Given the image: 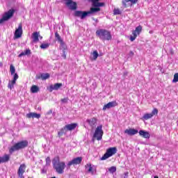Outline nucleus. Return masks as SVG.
Segmentation results:
<instances>
[{"instance_id": "nucleus-1", "label": "nucleus", "mask_w": 178, "mask_h": 178, "mask_svg": "<svg viewBox=\"0 0 178 178\" xmlns=\"http://www.w3.org/2000/svg\"><path fill=\"white\" fill-rule=\"evenodd\" d=\"M101 8H90L88 11H83V10H75L74 13V17H80L81 20H84L86 17L90 16V15H93V13H97L99 12Z\"/></svg>"}, {"instance_id": "nucleus-2", "label": "nucleus", "mask_w": 178, "mask_h": 178, "mask_svg": "<svg viewBox=\"0 0 178 178\" xmlns=\"http://www.w3.org/2000/svg\"><path fill=\"white\" fill-rule=\"evenodd\" d=\"M53 168L56 170L58 175H63L65 172V168H66V163L63 161H60L59 156H55L52 160Z\"/></svg>"}, {"instance_id": "nucleus-3", "label": "nucleus", "mask_w": 178, "mask_h": 178, "mask_svg": "<svg viewBox=\"0 0 178 178\" xmlns=\"http://www.w3.org/2000/svg\"><path fill=\"white\" fill-rule=\"evenodd\" d=\"M96 35L102 40V41H111L112 40V35L111 31L101 29L96 31Z\"/></svg>"}, {"instance_id": "nucleus-4", "label": "nucleus", "mask_w": 178, "mask_h": 178, "mask_svg": "<svg viewBox=\"0 0 178 178\" xmlns=\"http://www.w3.org/2000/svg\"><path fill=\"white\" fill-rule=\"evenodd\" d=\"M29 147V141L22 140L15 143L13 147H11L9 149L10 154H13L15 151H19V149H23Z\"/></svg>"}, {"instance_id": "nucleus-5", "label": "nucleus", "mask_w": 178, "mask_h": 178, "mask_svg": "<svg viewBox=\"0 0 178 178\" xmlns=\"http://www.w3.org/2000/svg\"><path fill=\"white\" fill-rule=\"evenodd\" d=\"M118 152V148L116 147H110L108 148L104 156L101 158L102 161H105L108 158H111L113 155H115Z\"/></svg>"}, {"instance_id": "nucleus-6", "label": "nucleus", "mask_w": 178, "mask_h": 178, "mask_svg": "<svg viewBox=\"0 0 178 178\" xmlns=\"http://www.w3.org/2000/svg\"><path fill=\"white\" fill-rule=\"evenodd\" d=\"M14 14H15L14 9L9 10L3 15L2 18L0 19V24H2L3 22H7V20H9V19L13 17Z\"/></svg>"}, {"instance_id": "nucleus-7", "label": "nucleus", "mask_w": 178, "mask_h": 178, "mask_svg": "<svg viewBox=\"0 0 178 178\" xmlns=\"http://www.w3.org/2000/svg\"><path fill=\"white\" fill-rule=\"evenodd\" d=\"M104 135V131H102V125L98 126L93 135L94 138H97L98 141L102 140V136Z\"/></svg>"}, {"instance_id": "nucleus-8", "label": "nucleus", "mask_w": 178, "mask_h": 178, "mask_svg": "<svg viewBox=\"0 0 178 178\" xmlns=\"http://www.w3.org/2000/svg\"><path fill=\"white\" fill-rule=\"evenodd\" d=\"M83 161V157L79 156L73 159L72 161H69L67 164L68 168H70L72 165L75 166V165H80Z\"/></svg>"}, {"instance_id": "nucleus-9", "label": "nucleus", "mask_w": 178, "mask_h": 178, "mask_svg": "<svg viewBox=\"0 0 178 178\" xmlns=\"http://www.w3.org/2000/svg\"><path fill=\"white\" fill-rule=\"evenodd\" d=\"M23 34V25L22 24H19L18 26V28L15 29V33H14V39L17 40L22 37Z\"/></svg>"}, {"instance_id": "nucleus-10", "label": "nucleus", "mask_w": 178, "mask_h": 178, "mask_svg": "<svg viewBox=\"0 0 178 178\" xmlns=\"http://www.w3.org/2000/svg\"><path fill=\"white\" fill-rule=\"evenodd\" d=\"M65 1V6L70 9V10H76L77 9V3L73 0H64Z\"/></svg>"}, {"instance_id": "nucleus-11", "label": "nucleus", "mask_w": 178, "mask_h": 178, "mask_svg": "<svg viewBox=\"0 0 178 178\" xmlns=\"http://www.w3.org/2000/svg\"><path fill=\"white\" fill-rule=\"evenodd\" d=\"M155 115H158V109L154 108L150 113H145L143 116V120H148V119H151L152 117L155 116Z\"/></svg>"}, {"instance_id": "nucleus-12", "label": "nucleus", "mask_w": 178, "mask_h": 178, "mask_svg": "<svg viewBox=\"0 0 178 178\" xmlns=\"http://www.w3.org/2000/svg\"><path fill=\"white\" fill-rule=\"evenodd\" d=\"M26 164H21L20 166L19 167L18 171H17V175L19 178H24V172H26Z\"/></svg>"}, {"instance_id": "nucleus-13", "label": "nucleus", "mask_w": 178, "mask_h": 178, "mask_svg": "<svg viewBox=\"0 0 178 178\" xmlns=\"http://www.w3.org/2000/svg\"><path fill=\"white\" fill-rule=\"evenodd\" d=\"M115 106H118V103L115 101L110 102L104 106L103 111H106V109H111V108H115Z\"/></svg>"}, {"instance_id": "nucleus-14", "label": "nucleus", "mask_w": 178, "mask_h": 178, "mask_svg": "<svg viewBox=\"0 0 178 178\" xmlns=\"http://www.w3.org/2000/svg\"><path fill=\"white\" fill-rule=\"evenodd\" d=\"M17 79H19V75L17 74V73L14 74L13 81L11 82L9 81L8 84V88H10V90H12V88H13V86L16 84V80H17Z\"/></svg>"}, {"instance_id": "nucleus-15", "label": "nucleus", "mask_w": 178, "mask_h": 178, "mask_svg": "<svg viewBox=\"0 0 178 178\" xmlns=\"http://www.w3.org/2000/svg\"><path fill=\"white\" fill-rule=\"evenodd\" d=\"M62 86H63L62 83H58L54 85H51L48 88V90L50 92H52L54 90L57 91V90H58L60 87H62Z\"/></svg>"}, {"instance_id": "nucleus-16", "label": "nucleus", "mask_w": 178, "mask_h": 178, "mask_svg": "<svg viewBox=\"0 0 178 178\" xmlns=\"http://www.w3.org/2000/svg\"><path fill=\"white\" fill-rule=\"evenodd\" d=\"M137 133H138V130L131 128L124 131V134H127L128 136H135V134H137Z\"/></svg>"}, {"instance_id": "nucleus-17", "label": "nucleus", "mask_w": 178, "mask_h": 178, "mask_svg": "<svg viewBox=\"0 0 178 178\" xmlns=\"http://www.w3.org/2000/svg\"><path fill=\"white\" fill-rule=\"evenodd\" d=\"M139 136L140 137H143V138H149L151 137V134H149V132L144 131V130H140L138 131Z\"/></svg>"}, {"instance_id": "nucleus-18", "label": "nucleus", "mask_w": 178, "mask_h": 178, "mask_svg": "<svg viewBox=\"0 0 178 178\" xmlns=\"http://www.w3.org/2000/svg\"><path fill=\"white\" fill-rule=\"evenodd\" d=\"M40 32L35 31L32 33L31 38L33 40V42H38L40 41Z\"/></svg>"}, {"instance_id": "nucleus-19", "label": "nucleus", "mask_w": 178, "mask_h": 178, "mask_svg": "<svg viewBox=\"0 0 178 178\" xmlns=\"http://www.w3.org/2000/svg\"><path fill=\"white\" fill-rule=\"evenodd\" d=\"M26 118H28V119H31V118L40 119V118H41V114L37 113H29L28 114H26Z\"/></svg>"}, {"instance_id": "nucleus-20", "label": "nucleus", "mask_w": 178, "mask_h": 178, "mask_svg": "<svg viewBox=\"0 0 178 178\" xmlns=\"http://www.w3.org/2000/svg\"><path fill=\"white\" fill-rule=\"evenodd\" d=\"M127 2H131V5H136V3L138 2V0H122V6H124V8L127 7Z\"/></svg>"}, {"instance_id": "nucleus-21", "label": "nucleus", "mask_w": 178, "mask_h": 178, "mask_svg": "<svg viewBox=\"0 0 178 178\" xmlns=\"http://www.w3.org/2000/svg\"><path fill=\"white\" fill-rule=\"evenodd\" d=\"M86 122L90 126H91V127H94V126H95V124H97V118H92L90 119H88Z\"/></svg>"}, {"instance_id": "nucleus-22", "label": "nucleus", "mask_w": 178, "mask_h": 178, "mask_svg": "<svg viewBox=\"0 0 178 178\" xmlns=\"http://www.w3.org/2000/svg\"><path fill=\"white\" fill-rule=\"evenodd\" d=\"M77 127V124L72 123L65 125V128H67V131H72V130H74Z\"/></svg>"}, {"instance_id": "nucleus-23", "label": "nucleus", "mask_w": 178, "mask_h": 178, "mask_svg": "<svg viewBox=\"0 0 178 178\" xmlns=\"http://www.w3.org/2000/svg\"><path fill=\"white\" fill-rule=\"evenodd\" d=\"M54 35L57 41L60 42V45H65V42L62 40V38H60V35H59V33H58V31L55 32Z\"/></svg>"}, {"instance_id": "nucleus-24", "label": "nucleus", "mask_w": 178, "mask_h": 178, "mask_svg": "<svg viewBox=\"0 0 178 178\" xmlns=\"http://www.w3.org/2000/svg\"><path fill=\"white\" fill-rule=\"evenodd\" d=\"M10 157L8 154H5L2 157H0V161L1 163H5V162H8Z\"/></svg>"}, {"instance_id": "nucleus-25", "label": "nucleus", "mask_w": 178, "mask_h": 178, "mask_svg": "<svg viewBox=\"0 0 178 178\" xmlns=\"http://www.w3.org/2000/svg\"><path fill=\"white\" fill-rule=\"evenodd\" d=\"M26 55H31V50L30 49H26L24 52H22L19 54V58H22V56H24Z\"/></svg>"}, {"instance_id": "nucleus-26", "label": "nucleus", "mask_w": 178, "mask_h": 178, "mask_svg": "<svg viewBox=\"0 0 178 178\" xmlns=\"http://www.w3.org/2000/svg\"><path fill=\"white\" fill-rule=\"evenodd\" d=\"M67 132V129L66 128V126H65L63 128H62L60 131H58V137H62V136H63V134H66V133Z\"/></svg>"}, {"instance_id": "nucleus-27", "label": "nucleus", "mask_w": 178, "mask_h": 178, "mask_svg": "<svg viewBox=\"0 0 178 178\" xmlns=\"http://www.w3.org/2000/svg\"><path fill=\"white\" fill-rule=\"evenodd\" d=\"M143 31V26L141 25H139L136 28V30L133 31L132 33H135V34H137V35H140V33Z\"/></svg>"}, {"instance_id": "nucleus-28", "label": "nucleus", "mask_w": 178, "mask_h": 178, "mask_svg": "<svg viewBox=\"0 0 178 178\" xmlns=\"http://www.w3.org/2000/svg\"><path fill=\"white\" fill-rule=\"evenodd\" d=\"M31 92H33V94L37 93L38 92L40 91V88H38V86L33 85L32 86V87L31 88Z\"/></svg>"}, {"instance_id": "nucleus-29", "label": "nucleus", "mask_w": 178, "mask_h": 178, "mask_svg": "<svg viewBox=\"0 0 178 178\" xmlns=\"http://www.w3.org/2000/svg\"><path fill=\"white\" fill-rule=\"evenodd\" d=\"M86 169L88 173H92V175H94V169H92L91 167V164H86Z\"/></svg>"}, {"instance_id": "nucleus-30", "label": "nucleus", "mask_w": 178, "mask_h": 178, "mask_svg": "<svg viewBox=\"0 0 178 178\" xmlns=\"http://www.w3.org/2000/svg\"><path fill=\"white\" fill-rule=\"evenodd\" d=\"M92 2V6L93 8H98V5L99 3V0H90Z\"/></svg>"}, {"instance_id": "nucleus-31", "label": "nucleus", "mask_w": 178, "mask_h": 178, "mask_svg": "<svg viewBox=\"0 0 178 178\" xmlns=\"http://www.w3.org/2000/svg\"><path fill=\"white\" fill-rule=\"evenodd\" d=\"M40 77L42 80H47V79H49V74L46 73V74H42L40 75Z\"/></svg>"}, {"instance_id": "nucleus-32", "label": "nucleus", "mask_w": 178, "mask_h": 178, "mask_svg": "<svg viewBox=\"0 0 178 178\" xmlns=\"http://www.w3.org/2000/svg\"><path fill=\"white\" fill-rule=\"evenodd\" d=\"M40 48L41 49H48V48H49V43H42L41 45H40Z\"/></svg>"}, {"instance_id": "nucleus-33", "label": "nucleus", "mask_w": 178, "mask_h": 178, "mask_svg": "<svg viewBox=\"0 0 178 178\" xmlns=\"http://www.w3.org/2000/svg\"><path fill=\"white\" fill-rule=\"evenodd\" d=\"M10 72L11 73V75H13L16 72V69L15 68V66L13 65H10Z\"/></svg>"}, {"instance_id": "nucleus-34", "label": "nucleus", "mask_w": 178, "mask_h": 178, "mask_svg": "<svg viewBox=\"0 0 178 178\" xmlns=\"http://www.w3.org/2000/svg\"><path fill=\"white\" fill-rule=\"evenodd\" d=\"M92 55L94 60H97L99 56L98 51L97 50L94 51Z\"/></svg>"}, {"instance_id": "nucleus-35", "label": "nucleus", "mask_w": 178, "mask_h": 178, "mask_svg": "<svg viewBox=\"0 0 178 178\" xmlns=\"http://www.w3.org/2000/svg\"><path fill=\"white\" fill-rule=\"evenodd\" d=\"M113 15H122V11H120V9L118 8H115L113 10Z\"/></svg>"}, {"instance_id": "nucleus-36", "label": "nucleus", "mask_w": 178, "mask_h": 178, "mask_svg": "<svg viewBox=\"0 0 178 178\" xmlns=\"http://www.w3.org/2000/svg\"><path fill=\"white\" fill-rule=\"evenodd\" d=\"M178 82V73H175L174 74V79H172V83H177Z\"/></svg>"}, {"instance_id": "nucleus-37", "label": "nucleus", "mask_w": 178, "mask_h": 178, "mask_svg": "<svg viewBox=\"0 0 178 178\" xmlns=\"http://www.w3.org/2000/svg\"><path fill=\"white\" fill-rule=\"evenodd\" d=\"M108 172H110V173H115V172H116V167H111L110 168H108Z\"/></svg>"}, {"instance_id": "nucleus-38", "label": "nucleus", "mask_w": 178, "mask_h": 178, "mask_svg": "<svg viewBox=\"0 0 178 178\" xmlns=\"http://www.w3.org/2000/svg\"><path fill=\"white\" fill-rule=\"evenodd\" d=\"M132 34L134 36L130 37V40L131 41H134V40H136V38H137V34L136 33L132 32Z\"/></svg>"}, {"instance_id": "nucleus-39", "label": "nucleus", "mask_w": 178, "mask_h": 178, "mask_svg": "<svg viewBox=\"0 0 178 178\" xmlns=\"http://www.w3.org/2000/svg\"><path fill=\"white\" fill-rule=\"evenodd\" d=\"M51 165V158L49 156L46 158V165L49 166Z\"/></svg>"}, {"instance_id": "nucleus-40", "label": "nucleus", "mask_w": 178, "mask_h": 178, "mask_svg": "<svg viewBox=\"0 0 178 178\" xmlns=\"http://www.w3.org/2000/svg\"><path fill=\"white\" fill-rule=\"evenodd\" d=\"M68 101H69L68 98L61 99V102H63V104H67Z\"/></svg>"}, {"instance_id": "nucleus-41", "label": "nucleus", "mask_w": 178, "mask_h": 178, "mask_svg": "<svg viewBox=\"0 0 178 178\" xmlns=\"http://www.w3.org/2000/svg\"><path fill=\"white\" fill-rule=\"evenodd\" d=\"M102 6H105V3H99V4L97 6V8H101Z\"/></svg>"}, {"instance_id": "nucleus-42", "label": "nucleus", "mask_w": 178, "mask_h": 178, "mask_svg": "<svg viewBox=\"0 0 178 178\" xmlns=\"http://www.w3.org/2000/svg\"><path fill=\"white\" fill-rule=\"evenodd\" d=\"M129 57H132V56H134V52H133V51H131L129 54Z\"/></svg>"}, {"instance_id": "nucleus-43", "label": "nucleus", "mask_w": 178, "mask_h": 178, "mask_svg": "<svg viewBox=\"0 0 178 178\" xmlns=\"http://www.w3.org/2000/svg\"><path fill=\"white\" fill-rule=\"evenodd\" d=\"M63 58H64V59H66V51H65V50H63Z\"/></svg>"}, {"instance_id": "nucleus-44", "label": "nucleus", "mask_w": 178, "mask_h": 178, "mask_svg": "<svg viewBox=\"0 0 178 178\" xmlns=\"http://www.w3.org/2000/svg\"><path fill=\"white\" fill-rule=\"evenodd\" d=\"M94 22H96V23H98V19H95L94 17L92 18Z\"/></svg>"}, {"instance_id": "nucleus-45", "label": "nucleus", "mask_w": 178, "mask_h": 178, "mask_svg": "<svg viewBox=\"0 0 178 178\" xmlns=\"http://www.w3.org/2000/svg\"><path fill=\"white\" fill-rule=\"evenodd\" d=\"M51 113H52V110H49V111L47 112V115H51Z\"/></svg>"}, {"instance_id": "nucleus-46", "label": "nucleus", "mask_w": 178, "mask_h": 178, "mask_svg": "<svg viewBox=\"0 0 178 178\" xmlns=\"http://www.w3.org/2000/svg\"><path fill=\"white\" fill-rule=\"evenodd\" d=\"M42 40V36H41V35H39V40Z\"/></svg>"}, {"instance_id": "nucleus-47", "label": "nucleus", "mask_w": 178, "mask_h": 178, "mask_svg": "<svg viewBox=\"0 0 178 178\" xmlns=\"http://www.w3.org/2000/svg\"><path fill=\"white\" fill-rule=\"evenodd\" d=\"M46 172L44 170H42V173H45Z\"/></svg>"}, {"instance_id": "nucleus-48", "label": "nucleus", "mask_w": 178, "mask_h": 178, "mask_svg": "<svg viewBox=\"0 0 178 178\" xmlns=\"http://www.w3.org/2000/svg\"><path fill=\"white\" fill-rule=\"evenodd\" d=\"M154 178H159L158 176H154Z\"/></svg>"}, {"instance_id": "nucleus-49", "label": "nucleus", "mask_w": 178, "mask_h": 178, "mask_svg": "<svg viewBox=\"0 0 178 178\" xmlns=\"http://www.w3.org/2000/svg\"><path fill=\"white\" fill-rule=\"evenodd\" d=\"M0 65L2 66V63H1Z\"/></svg>"}]
</instances>
